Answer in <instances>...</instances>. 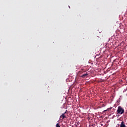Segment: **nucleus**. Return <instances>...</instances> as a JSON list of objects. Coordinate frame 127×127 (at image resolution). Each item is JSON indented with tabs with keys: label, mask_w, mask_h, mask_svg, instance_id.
Instances as JSON below:
<instances>
[{
	"label": "nucleus",
	"mask_w": 127,
	"mask_h": 127,
	"mask_svg": "<svg viewBox=\"0 0 127 127\" xmlns=\"http://www.w3.org/2000/svg\"><path fill=\"white\" fill-rule=\"evenodd\" d=\"M124 113H125V109H124L122 106H119L117 109V114H119V115H123Z\"/></svg>",
	"instance_id": "nucleus-1"
},
{
	"label": "nucleus",
	"mask_w": 127,
	"mask_h": 127,
	"mask_svg": "<svg viewBox=\"0 0 127 127\" xmlns=\"http://www.w3.org/2000/svg\"><path fill=\"white\" fill-rule=\"evenodd\" d=\"M65 114H66V112L64 113H63L61 116L60 119H62V120H64L66 118V116H65Z\"/></svg>",
	"instance_id": "nucleus-2"
},
{
	"label": "nucleus",
	"mask_w": 127,
	"mask_h": 127,
	"mask_svg": "<svg viewBox=\"0 0 127 127\" xmlns=\"http://www.w3.org/2000/svg\"><path fill=\"white\" fill-rule=\"evenodd\" d=\"M88 73H86L85 74H82L81 76V78H87V77H88Z\"/></svg>",
	"instance_id": "nucleus-3"
},
{
	"label": "nucleus",
	"mask_w": 127,
	"mask_h": 127,
	"mask_svg": "<svg viewBox=\"0 0 127 127\" xmlns=\"http://www.w3.org/2000/svg\"><path fill=\"white\" fill-rule=\"evenodd\" d=\"M120 127H126V125H125V122H124V121L121 122Z\"/></svg>",
	"instance_id": "nucleus-4"
},
{
	"label": "nucleus",
	"mask_w": 127,
	"mask_h": 127,
	"mask_svg": "<svg viewBox=\"0 0 127 127\" xmlns=\"http://www.w3.org/2000/svg\"><path fill=\"white\" fill-rule=\"evenodd\" d=\"M56 127H60V125L59 124V123L57 124Z\"/></svg>",
	"instance_id": "nucleus-5"
},
{
	"label": "nucleus",
	"mask_w": 127,
	"mask_h": 127,
	"mask_svg": "<svg viewBox=\"0 0 127 127\" xmlns=\"http://www.w3.org/2000/svg\"><path fill=\"white\" fill-rule=\"evenodd\" d=\"M110 110H112V108L107 109V110L106 111H107V112H108V111H110Z\"/></svg>",
	"instance_id": "nucleus-6"
},
{
	"label": "nucleus",
	"mask_w": 127,
	"mask_h": 127,
	"mask_svg": "<svg viewBox=\"0 0 127 127\" xmlns=\"http://www.w3.org/2000/svg\"><path fill=\"white\" fill-rule=\"evenodd\" d=\"M112 39H113L112 38H109V41H111V40H112Z\"/></svg>",
	"instance_id": "nucleus-7"
},
{
	"label": "nucleus",
	"mask_w": 127,
	"mask_h": 127,
	"mask_svg": "<svg viewBox=\"0 0 127 127\" xmlns=\"http://www.w3.org/2000/svg\"><path fill=\"white\" fill-rule=\"evenodd\" d=\"M104 112H108L107 110H104Z\"/></svg>",
	"instance_id": "nucleus-8"
}]
</instances>
